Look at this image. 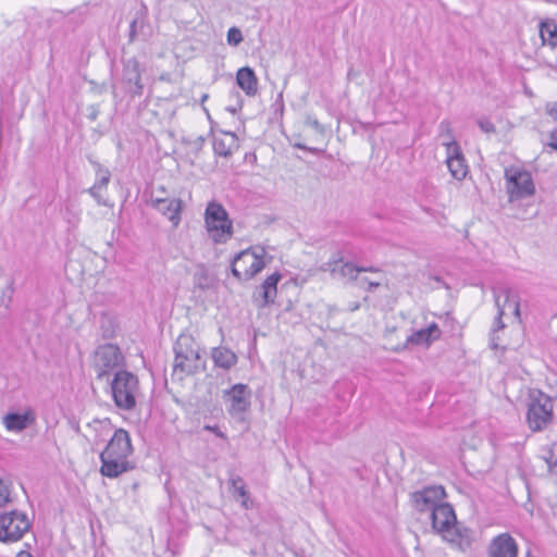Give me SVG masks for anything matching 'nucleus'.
Masks as SVG:
<instances>
[{
	"mask_svg": "<svg viewBox=\"0 0 557 557\" xmlns=\"http://www.w3.org/2000/svg\"><path fill=\"white\" fill-rule=\"evenodd\" d=\"M430 517L432 528L442 534L445 541L462 552L471 547L474 532L457 521L455 510L450 504L441 503L433 508Z\"/></svg>",
	"mask_w": 557,
	"mask_h": 557,
	"instance_id": "nucleus-1",
	"label": "nucleus"
},
{
	"mask_svg": "<svg viewBox=\"0 0 557 557\" xmlns=\"http://www.w3.org/2000/svg\"><path fill=\"white\" fill-rule=\"evenodd\" d=\"M173 350L175 358L172 376L180 381L197 373L205 364L200 356L199 345L189 334H181L174 343Z\"/></svg>",
	"mask_w": 557,
	"mask_h": 557,
	"instance_id": "nucleus-2",
	"label": "nucleus"
},
{
	"mask_svg": "<svg viewBox=\"0 0 557 557\" xmlns=\"http://www.w3.org/2000/svg\"><path fill=\"white\" fill-rule=\"evenodd\" d=\"M138 379L126 370H119L111 381V393L115 406L122 410H133L136 406Z\"/></svg>",
	"mask_w": 557,
	"mask_h": 557,
	"instance_id": "nucleus-3",
	"label": "nucleus"
},
{
	"mask_svg": "<svg viewBox=\"0 0 557 557\" xmlns=\"http://www.w3.org/2000/svg\"><path fill=\"white\" fill-rule=\"evenodd\" d=\"M265 249L261 246L250 247L235 255L231 264L232 274L238 281H248L265 267Z\"/></svg>",
	"mask_w": 557,
	"mask_h": 557,
	"instance_id": "nucleus-4",
	"label": "nucleus"
},
{
	"mask_svg": "<svg viewBox=\"0 0 557 557\" xmlns=\"http://www.w3.org/2000/svg\"><path fill=\"white\" fill-rule=\"evenodd\" d=\"M205 223L210 237L216 244L226 243L233 235V222L227 211L214 200L207 205Z\"/></svg>",
	"mask_w": 557,
	"mask_h": 557,
	"instance_id": "nucleus-5",
	"label": "nucleus"
},
{
	"mask_svg": "<svg viewBox=\"0 0 557 557\" xmlns=\"http://www.w3.org/2000/svg\"><path fill=\"white\" fill-rule=\"evenodd\" d=\"M32 522L27 515L12 510L0 515V542L11 543L21 540L29 531Z\"/></svg>",
	"mask_w": 557,
	"mask_h": 557,
	"instance_id": "nucleus-6",
	"label": "nucleus"
},
{
	"mask_svg": "<svg viewBox=\"0 0 557 557\" xmlns=\"http://www.w3.org/2000/svg\"><path fill=\"white\" fill-rule=\"evenodd\" d=\"M553 419V401L550 397L537 393V396H532L528 406L527 422L529 428L534 431H542Z\"/></svg>",
	"mask_w": 557,
	"mask_h": 557,
	"instance_id": "nucleus-7",
	"label": "nucleus"
},
{
	"mask_svg": "<svg viewBox=\"0 0 557 557\" xmlns=\"http://www.w3.org/2000/svg\"><path fill=\"white\" fill-rule=\"evenodd\" d=\"M123 363L124 356L117 345H100L95 351L94 368L98 380L108 377L111 371L122 367Z\"/></svg>",
	"mask_w": 557,
	"mask_h": 557,
	"instance_id": "nucleus-8",
	"label": "nucleus"
},
{
	"mask_svg": "<svg viewBox=\"0 0 557 557\" xmlns=\"http://www.w3.org/2000/svg\"><path fill=\"white\" fill-rule=\"evenodd\" d=\"M507 193L510 200L523 199L535 193V186L530 172L519 169H506Z\"/></svg>",
	"mask_w": 557,
	"mask_h": 557,
	"instance_id": "nucleus-9",
	"label": "nucleus"
},
{
	"mask_svg": "<svg viewBox=\"0 0 557 557\" xmlns=\"http://www.w3.org/2000/svg\"><path fill=\"white\" fill-rule=\"evenodd\" d=\"M224 399L228 401V413L233 417H242L249 410L251 405V389L247 384L237 383L225 389Z\"/></svg>",
	"mask_w": 557,
	"mask_h": 557,
	"instance_id": "nucleus-10",
	"label": "nucleus"
},
{
	"mask_svg": "<svg viewBox=\"0 0 557 557\" xmlns=\"http://www.w3.org/2000/svg\"><path fill=\"white\" fill-rule=\"evenodd\" d=\"M446 497L442 485H430L420 491L411 493L410 500L418 511H431Z\"/></svg>",
	"mask_w": 557,
	"mask_h": 557,
	"instance_id": "nucleus-11",
	"label": "nucleus"
},
{
	"mask_svg": "<svg viewBox=\"0 0 557 557\" xmlns=\"http://www.w3.org/2000/svg\"><path fill=\"white\" fill-rule=\"evenodd\" d=\"M321 270L330 272L334 278H346L348 282L358 280V267L352 262H344L342 251H336L321 265Z\"/></svg>",
	"mask_w": 557,
	"mask_h": 557,
	"instance_id": "nucleus-12",
	"label": "nucleus"
},
{
	"mask_svg": "<svg viewBox=\"0 0 557 557\" xmlns=\"http://www.w3.org/2000/svg\"><path fill=\"white\" fill-rule=\"evenodd\" d=\"M101 453L108 454L117 459L121 458L127 460L128 456L133 453L129 433L124 429L115 430L106 448Z\"/></svg>",
	"mask_w": 557,
	"mask_h": 557,
	"instance_id": "nucleus-13",
	"label": "nucleus"
},
{
	"mask_svg": "<svg viewBox=\"0 0 557 557\" xmlns=\"http://www.w3.org/2000/svg\"><path fill=\"white\" fill-rule=\"evenodd\" d=\"M447 151V166L451 176L456 180H462L468 173V165L463 158L462 151L458 143L451 139L448 143H444Z\"/></svg>",
	"mask_w": 557,
	"mask_h": 557,
	"instance_id": "nucleus-14",
	"label": "nucleus"
},
{
	"mask_svg": "<svg viewBox=\"0 0 557 557\" xmlns=\"http://www.w3.org/2000/svg\"><path fill=\"white\" fill-rule=\"evenodd\" d=\"M516 540L507 532L493 537L487 547L488 557H518Z\"/></svg>",
	"mask_w": 557,
	"mask_h": 557,
	"instance_id": "nucleus-15",
	"label": "nucleus"
},
{
	"mask_svg": "<svg viewBox=\"0 0 557 557\" xmlns=\"http://www.w3.org/2000/svg\"><path fill=\"white\" fill-rule=\"evenodd\" d=\"M442 331L440 326L433 322L428 327L414 331L406 338V342L400 348L396 350H404L409 346H425L429 347L433 342L440 339Z\"/></svg>",
	"mask_w": 557,
	"mask_h": 557,
	"instance_id": "nucleus-16",
	"label": "nucleus"
},
{
	"mask_svg": "<svg viewBox=\"0 0 557 557\" xmlns=\"http://www.w3.org/2000/svg\"><path fill=\"white\" fill-rule=\"evenodd\" d=\"M282 275L274 272L269 275L260 285L259 290L253 294V300L258 308H265L274 302L277 293V283Z\"/></svg>",
	"mask_w": 557,
	"mask_h": 557,
	"instance_id": "nucleus-17",
	"label": "nucleus"
},
{
	"mask_svg": "<svg viewBox=\"0 0 557 557\" xmlns=\"http://www.w3.org/2000/svg\"><path fill=\"white\" fill-rule=\"evenodd\" d=\"M150 206L165 215L174 225L181 221L183 202L178 198L151 197Z\"/></svg>",
	"mask_w": 557,
	"mask_h": 557,
	"instance_id": "nucleus-18",
	"label": "nucleus"
},
{
	"mask_svg": "<svg viewBox=\"0 0 557 557\" xmlns=\"http://www.w3.org/2000/svg\"><path fill=\"white\" fill-rule=\"evenodd\" d=\"M100 473L110 479H115L134 468L128 460L121 458L117 459L103 453H100Z\"/></svg>",
	"mask_w": 557,
	"mask_h": 557,
	"instance_id": "nucleus-19",
	"label": "nucleus"
},
{
	"mask_svg": "<svg viewBox=\"0 0 557 557\" xmlns=\"http://www.w3.org/2000/svg\"><path fill=\"white\" fill-rule=\"evenodd\" d=\"M123 79L125 83L132 85L128 92L135 97L143 94L144 86L141 85V71L140 64L135 58L125 61L123 69Z\"/></svg>",
	"mask_w": 557,
	"mask_h": 557,
	"instance_id": "nucleus-20",
	"label": "nucleus"
},
{
	"mask_svg": "<svg viewBox=\"0 0 557 557\" xmlns=\"http://www.w3.org/2000/svg\"><path fill=\"white\" fill-rule=\"evenodd\" d=\"M258 77L249 66L240 67L236 73V84L248 97L258 94Z\"/></svg>",
	"mask_w": 557,
	"mask_h": 557,
	"instance_id": "nucleus-21",
	"label": "nucleus"
},
{
	"mask_svg": "<svg viewBox=\"0 0 557 557\" xmlns=\"http://www.w3.org/2000/svg\"><path fill=\"white\" fill-rule=\"evenodd\" d=\"M35 421V416L30 410L23 413L11 412L2 418L3 425L10 432H21Z\"/></svg>",
	"mask_w": 557,
	"mask_h": 557,
	"instance_id": "nucleus-22",
	"label": "nucleus"
},
{
	"mask_svg": "<svg viewBox=\"0 0 557 557\" xmlns=\"http://www.w3.org/2000/svg\"><path fill=\"white\" fill-rule=\"evenodd\" d=\"M224 137L213 138V151L215 154L228 158L238 148L237 136L231 132H223Z\"/></svg>",
	"mask_w": 557,
	"mask_h": 557,
	"instance_id": "nucleus-23",
	"label": "nucleus"
},
{
	"mask_svg": "<svg viewBox=\"0 0 557 557\" xmlns=\"http://www.w3.org/2000/svg\"><path fill=\"white\" fill-rule=\"evenodd\" d=\"M211 358L215 367L230 370L237 363V356L227 347H214L211 350Z\"/></svg>",
	"mask_w": 557,
	"mask_h": 557,
	"instance_id": "nucleus-24",
	"label": "nucleus"
},
{
	"mask_svg": "<svg viewBox=\"0 0 557 557\" xmlns=\"http://www.w3.org/2000/svg\"><path fill=\"white\" fill-rule=\"evenodd\" d=\"M540 35L544 44H548L550 47L557 46V27L554 24L542 23L540 28Z\"/></svg>",
	"mask_w": 557,
	"mask_h": 557,
	"instance_id": "nucleus-25",
	"label": "nucleus"
},
{
	"mask_svg": "<svg viewBox=\"0 0 557 557\" xmlns=\"http://www.w3.org/2000/svg\"><path fill=\"white\" fill-rule=\"evenodd\" d=\"M92 164L96 168L97 176L96 182L94 184L106 189L111 180V172L107 168L102 166L99 162H94Z\"/></svg>",
	"mask_w": 557,
	"mask_h": 557,
	"instance_id": "nucleus-26",
	"label": "nucleus"
},
{
	"mask_svg": "<svg viewBox=\"0 0 557 557\" xmlns=\"http://www.w3.org/2000/svg\"><path fill=\"white\" fill-rule=\"evenodd\" d=\"M502 295L504 296V302L505 306L509 302L512 304V308H513V315L519 320V322L521 321V313H520V302H519V297L517 295L513 294L512 289L510 288H504L502 290Z\"/></svg>",
	"mask_w": 557,
	"mask_h": 557,
	"instance_id": "nucleus-27",
	"label": "nucleus"
},
{
	"mask_svg": "<svg viewBox=\"0 0 557 557\" xmlns=\"http://www.w3.org/2000/svg\"><path fill=\"white\" fill-rule=\"evenodd\" d=\"M494 298L495 306L497 307V315L495 317L494 325L491 332L497 333L498 331L504 330L506 326L505 323L503 322L505 304L500 302V295H497L496 293H494Z\"/></svg>",
	"mask_w": 557,
	"mask_h": 557,
	"instance_id": "nucleus-28",
	"label": "nucleus"
},
{
	"mask_svg": "<svg viewBox=\"0 0 557 557\" xmlns=\"http://www.w3.org/2000/svg\"><path fill=\"white\" fill-rule=\"evenodd\" d=\"M101 330H102V337L103 338H112L115 335V326L114 322L111 318H108L107 315H103L101 318Z\"/></svg>",
	"mask_w": 557,
	"mask_h": 557,
	"instance_id": "nucleus-29",
	"label": "nucleus"
},
{
	"mask_svg": "<svg viewBox=\"0 0 557 557\" xmlns=\"http://www.w3.org/2000/svg\"><path fill=\"white\" fill-rule=\"evenodd\" d=\"M11 502V485L9 482L0 479V507H3Z\"/></svg>",
	"mask_w": 557,
	"mask_h": 557,
	"instance_id": "nucleus-30",
	"label": "nucleus"
},
{
	"mask_svg": "<svg viewBox=\"0 0 557 557\" xmlns=\"http://www.w3.org/2000/svg\"><path fill=\"white\" fill-rule=\"evenodd\" d=\"M242 30L237 27H231L226 35V40L230 46L237 47L243 41Z\"/></svg>",
	"mask_w": 557,
	"mask_h": 557,
	"instance_id": "nucleus-31",
	"label": "nucleus"
},
{
	"mask_svg": "<svg viewBox=\"0 0 557 557\" xmlns=\"http://www.w3.org/2000/svg\"><path fill=\"white\" fill-rule=\"evenodd\" d=\"M103 188L99 187L98 185L94 184L91 187L87 189V193L97 201L100 206H111L107 199L103 198V195L101 194V190Z\"/></svg>",
	"mask_w": 557,
	"mask_h": 557,
	"instance_id": "nucleus-32",
	"label": "nucleus"
},
{
	"mask_svg": "<svg viewBox=\"0 0 557 557\" xmlns=\"http://www.w3.org/2000/svg\"><path fill=\"white\" fill-rule=\"evenodd\" d=\"M231 483H232V486L234 487L235 492L240 496V497H246L247 496V490H246V486H245V482L244 480L240 478V476H234L231 479Z\"/></svg>",
	"mask_w": 557,
	"mask_h": 557,
	"instance_id": "nucleus-33",
	"label": "nucleus"
},
{
	"mask_svg": "<svg viewBox=\"0 0 557 557\" xmlns=\"http://www.w3.org/2000/svg\"><path fill=\"white\" fill-rule=\"evenodd\" d=\"M305 124L312 127L319 134H323L325 131L324 126L318 121V119L311 114L306 116Z\"/></svg>",
	"mask_w": 557,
	"mask_h": 557,
	"instance_id": "nucleus-34",
	"label": "nucleus"
},
{
	"mask_svg": "<svg viewBox=\"0 0 557 557\" xmlns=\"http://www.w3.org/2000/svg\"><path fill=\"white\" fill-rule=\"evenodd\" d=\"M480 129L486 134H493L496 132L495 125L487 119H481L478 121Z\"/></svg>",
	"mask_w": 557,
	"mask_h": 557,
	"instance_id": "nucleus-35",
	"label": "nucleus"
},
{
	"mask_svg": "<svg viewBox=\"0 0 557 557\" xmlns=\"http://www.w3.org/2000/svg\"><path fill=\"white\" fill-rule=\"evenodd\" d=\"M355 282L360 287H364V285H367L368 292H372L373 289H375L376 287H379L381 285L380 282L370 281L368 277H361V278L358 277V280Z\"/></svg>",
	"mask_w": 557,
	"mask_h": 557,
	"instance_id": "nucleus-36",
	"label": "nucleus"
},
{
	"mask_svg": "<svg viewBox=\"0 0 557 557\" xmlns=\"http://www.w3.org/2000/svg\"><path fill=\"white\" fill-rule=\"evenodd\" d=\"M183 141L190 145L196 151H199L202 149L206 139L203 136H198L195 139H184Z\"/></svg>",
	"mask_w": 557,
	"mask_h": 557,
	"instance_id": "nucleus-37",
	"label": "nucleus"
},
{
	"mask_svg": "<svg viewBox=\"0 0 557 557\" xmlns=\"http://www.w3.org/2000/svg\"><path fill=\"white\" fill-rule=\"evenodd\" d=\"M546 114L557 123V101L548 102L545 107Z\"/></svg>",
	"mask_w": 557,
	"mask_h": 557,
	"instance_id": "nucleus-38",
	"label": "nucleus"
},
{
	"mask_svg": "<svg viewBox=\"0 0 557 557\" xmlns=\"http://www.w3.org/2000/svg\"><path fill=\"white\" fill-rule=\"evenodd\" d=\"M100 113L99 107L96 104H91L87 107V117L90 121H96Z\"/></svg>",
	"mask_w": 557,
	"mask_h": 557,
	"instance_id": "nucleus-39",
	"label": "nucleus"
},
{
	"mask_svg": "<svg viewBox=\"0 0 557 557\" xmlns=\"http://www.w3.org/2000/svg\"><path fill=\"white\" fill-rule=\"evenodd\" d=\"M139 24L138 18L133 20L129 26V40L133 41L135 39V36L137 34V26ZM140 25H143V21L140 22Z\"/></svg>",
	"mask_w": 557,
	"mask_h": 557,
	"instance_id": "nucleus-40",
	"label": "nucleus"
},
{
	"mask_svg": "<svg viewBox=\"0 0 557 557\" xmlns=\"http://www.w3.org/2000/svg\"><path fill=\"white\" fill-rule=\"evenodd\" d=\"M236 97L238 98V103L235 107H227V111H230L232 114H236L238 111L242 110L243 107V100L240 99L239 94L235 92Z\"/></svg>",
	"mask_w": 557,
	"mask_h": 557,
	"instance_id": "nucleus-41",
	"label": "nucleus"
},
{
	"mask_svg": "<svg viewBox=\"0 0 557 557\" xmlns=\"http://www.w3.org/2000/svg\"><path fill=\"white\" fill-rule=\"evenodd\" d=\"M25 548L17 553L16 557H33L32 555V545L29 543H25Z\"/></svg>",
	"mask_w": 557,
	"mask_h": 557,
	"instance_id": "nucleus-42",
	"label": "nucleus"
},
{
	"mask_svg": "<svg viewBox=\"0 0 557 557\" xmlns=\"http://www.w3.org/2000/svg\"><path fill=\"white\" fill-rule=\"evenodd\" d=\"M499 337L496 335V333L491 332V338H490V347L492 349H497L499 347Z\"/></svg>",
	"mask_w": 557,
	"mask_h": 557,
	"instance_id": "nucleus-43",
	"label": "nucleus"
},
{
	"mask_svg": "<svg viewBox=\"0 0 557 557\" xmlns=\"http://www.w3.org/2000/svg\"><path fill=\"white\" fill-rule=\"evenodd\" d=\"M549 138H550V141L548 144L549 147H552L553 149H555L557 151V128L550 132Z\"/></svg>",
	"mask_w": 557,
	"mask_h": 557,
	"instance_id": "nucleus-44",
	"label": "nucleus"
},
{
	"mask_svg": "<svg viewBox=\"0 0 557 557\" xmlns=\"http://www.w3.org/2000/svg\"><path fill=\"white\" fill-rule=\"evenodd\" d=\"M206 429H207V430H209V431H211V432H213L216 436H219V437H221V438H224V440L226 438L225 433H223V432L219 429V426H216V425H213V426L207 425V426H206Z\"/></svg>",
	"mask_w": 557,
	"mask_h": 557,
	"instance_id": "nucleus-45",
	"label": "nucleus"
},
{
	"mask_svg": "<svg viewBox=\"0 0 557 557\" xmlns=\"http://www.w3.org/2000/svg\"><path fill=\"white\" fill-rule=\"evenodd\" d=\"M545 462L547 463L548 469H550V465L555 462L556 458L552 450L548 451V456L544 457Z\"/></svg>",
	"mask_w": 557,
	"mask_h": 557,
	"instance_id": "nucleus-46",
	"label": "nucleus"
},
{
	"mask_svg": "<svg viewBox=\"0 0 557 557\" xmlns=\"http://www.w3.org/2000/svg\"><path fill=\"white\" fill-rule=\"evenodd\" d=\"M361 272H380V269L375 267H358V274Z\"/></svg>",
	"mask_w": 557,
	"mask_h": 557,
	"instance_id": "nucleus-47",
	"label": "nucleus"
},
{
	"mask_svg": "<svg viewBox=\"0 0 557 557\" xmlns=\"http://www.w3.org/2000/svg\"><path fill=\"white\" fill-rule=\"evenodd\" d=\"M440 127H441V129H442L443 132H445V133H446V135H447L448 137H451L450 128H449V123H448V122H446V121L441 122Z\"/></svg>",
	"mask_w": 557,
	"mask_h": 557,
	"instance_id": "nucleus-48",
	"label": "nucleus"
},
{
	"mask_svg": "<svg viewBox=\"0 0 557 557\" xmlns=\"http://www.w3.org/2000/svg\"><path fill=\"white\" fill-rule=\"evenodd\" d=\"M548 471L552 475L557 476V458H556L555 462L550 465V469H548Z\"/></svg>",
	"mask_w": 557,
	"mask_h": 557,
	"instance_id": "nucleus-49",
	"label": "nucleus"
},
{
	"mask_svg": "<svg viewBox=\"0 0 557 557\" xmlns=\"http://www.w3.org/2000/svg\"><path fill=\"white\" fill-rule=\"evenodd\" d=\"M307 151H310L313 154H319V153L323 152V150H321L319 148H312V147H308Z\"/></svg>",
	"mask_w": 557,
	"mask_h": 557,
	"instance_id": "nucleus-50",
	"label": "nucleus"
},
{
	"mask_svg": "<svg viewBox=\"0 0 557 557\" xmlns=\"http://www.w3.org/2000/svg\"><path fill=\"white\" fill-rule=\"evenodd\" d=\"M295 147L299 148V149H302V150H308V146H306L304 144H300V143L295 144Z\"/></svg>",
	"mask_w": 557,
	"mask_h": 557,
	"instance_id": "nucleus-51",
	"label": "nucleus"
},
{
	"mask_svg": "<svg viewBox=\"0 0 557 557\" xmlns=\"http://www.w3.org/2000/svg\"><path fill=\"white\" fill-rule=\"evenodd\" d=\"M103 90H106V86L104 85H102L99 88H97L98 92H102Z\"/></svg>",
	"mask_w": 557,
	"mask_h": 557,
	"instance_id": "nucleus-52",
	"label": "nucleus"
},
{
	"mask_svg": "<svg viewBox=\"0 0 557 557\" xmlns=\"http://www.w3.org/2000/svg\"><path fill=\"white\" fill-rule=\"evenodd\" d=\"M525 557H533V555H532L530 549L527 552Z\"/></svg>",
	"mask_w": 557,
	"mask_h": 557,
	"instance_id": "nucleus-53",
	"label": "nucleus"
},
{
	"mask_svg": "<svg viewBox=\"0 0 557 557\" xmlns=\"http://www.w3.org/2000/svg\"><path fill=\"white\" fill-rule=\"evenodd\" d=\"M358 308H359V305H358V304H356V305H352L351 310L354 311V310H357Z\"/></svg>",
	"mask_w": 557,
	"mask_h": 557,
	"instance_id": "nucleus-54",
	"label": "nucleus"
},
{
	"mask_svg": "<svg viewBox=\"0 0 557 557\" xmlns=\"http://www.w3.org/2000/svg\"><path fill=\"white\" fill-rule=\"evenodd\" d=\"M159 190H160L161 193H165V188H164V186H160V187H159Z\"/></svg>",
	"mask_w": 557,
	"mask_h": 557,
	"instance_id": "nucleus-55",
	"label": "nucleus"
},
{
	"mask_svg": "<svg viewBox=\"0 0 557 557\" xmlns=\"http://www.w3.org/2000/svg\"><path fill=\"white\" fill-rule=\"evenodd\" d=\"M207 98H208V95H207V94H205V95L202 96L201 100H202V101H205Z\"/></svg>",
	"mask_w": 557,
	"mask_h": 557,
	"instance_id": "nucleus-56",
	"label": "nucleus"
}]
</instances>
